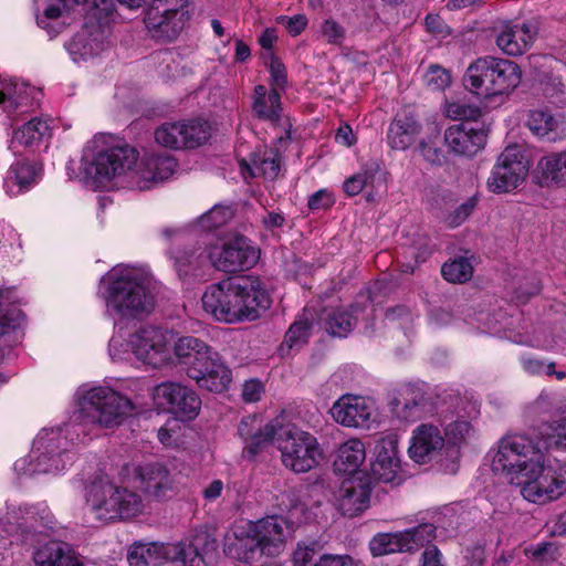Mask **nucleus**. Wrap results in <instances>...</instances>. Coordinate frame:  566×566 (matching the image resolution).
Here are the masks:
<instances>
[{
    "instance_id": "bf43d9fd",
    "label": "nucleus",
    "mask_w": 566,
    "mask_h": 566,
    "mask_svg": "<svg viewBox=\"0 0 566 566\" xmlns=\"http://www.w3.org/2000/svg\"><path fill=\"white\" fill-rule=\"evenodd\" d=\"M400 470V460H389L371 463V478L376 481L390 483L397 478Z\"/></svg>"
},
{
    "instance_id": "4c0bfd02",
    "label": "nucleus",
    "mask_w": 566,
    "mask_h": 566,
    "mask_svg": "<svg viewBox=\"0 0 566 566\" xmlns=\"http://www.w3.org/2000/svg\"><path fill=\"white\" fill-rule=\"evenodd\" d=\"M38 169L28 159H17L8 171L6 185L10 192L19 193L28 190L36 182Z\"/></svg>"
},
{
    "instance_id": "f257e3e1",
    "label": "nucleus",
    "mask_w": 566,
    "mask_h": 566,
    "mask_svg": "<svg viewBox=\"0 0 566 566\" xmlns=\"http://www.w3.org/2000/svg\"><path fill=\"white\" fill-rule=\"evenodd\" d=\"M202 306L217 321H254L271 305V297L260 280L243 276L211 284L202 295Z\"/></svg>"
},
{
    "instance_id": "cd10ccee",
    "label": "nucleus",
    "mask_w": 566,
    "mask_h": 566,
    "mask_svg": "<svg viewBox=\"0 0 566 566\" xmlns=\"http://www.w3.org/2000/svg\"><path fill=\"white\" fill-rule=\"evenodd\" d=\"M370 300L355 302L349 310L333 308L325 314L324 326L327 333L337 337H346L356 326L359 316L369 307Z\"/></svg>"
},
{
    "instance_id": "0e129e2a",
    "label": "nucleus",
    "mask_w": 566,
    "mask_h": 566,
    "mask_svg": "<svg viewBox=\"0 0 566 566\" xmlns=\"http://www.w3.org/2000/svg\"><path fill=\"white\" fill-rule=\"evenodd\" d=\"M398 442L395 437L388 436L377 441L375 447L376 459L374 462H384L389 460H399Z\"/></svg>"
},
{
    "instance_id": "c756f323",
    "label": "nucleus",
    "mask_w": 566,
    "mask_h": 566,
    "mask_svg": "<svg viewBox=\"0 0 566 566\" xmlns=\"http://www.w3.org/2000/svg\"><path fill=\"white\" fill-rule=\"evenodd\" d=\"M486 135L465 125H453L444 133V140L449 148L459 155L473 156L485 145Z\"/></svg>"
},
{
    "instance_id": "f3484780",
    "label": "nucleus",
    "mask_w": 566,
    "mask_h": 566,
    "mask_svg": "<svg viewBox=\"0 0 566 566\" xmlns=\"http://www.w3.org/2000/svg\"><path fill=\"white\" fill-rule=\"evenodd\" d=\"M331 413L334 420L342 426L369 429L373 422L374 407L369 399L347 394L334 402Z\"/></svg>"
},
{
    "instance_id": "473e14b6",
    "label": "nucleus",
    "mask_w": 566,
    "mask_h": 566,
    "mask_svg": "<svg viewBox=\"0 0 566 566\" xmlns=\"http://www.w3.org/2000/svg\"><path fill=\"white\" fill-rule=\"evenodd\" d=\"M33 559L36 566H84L67 544L57 541L39 547L33 554Z\"/></svg>"
},
{
    "instance_id": "680f3d73",
    "label": "nucleus",
    "mask_w": 566,
    "mask_h": 566,
    "mask_svg": "<svg viewBox=\"0 0 566 566\" xmlns=\"http://www.w3.org/2000/svg\"><path fill=\"white\" fill-rule=\"evenodd\" d=\"M150 6L161 9L164 12L181 14V18L189 21L192 17L190 0H153Z\"/></svg>"
},
{
    "instance_id": "13d9d810",
    "label": "nucleus",
    "mask_w": 566,
    "mask_h": 566,
    "mask_svg": "<svg viewBox=\"0 0 566 566\" xmlns=\"http://www.w3.org/2000/svg\"><path fill=\"white\" fill-rule=\"evenodd\" d=\"M522 365L523 368L532 375H555L558 380L564 379L566 376L565 371H557L555 369V363H544L543 360L537 358L523 357Z\"/></svg>"
},
{
    "instance_id": "f8f14e48",
    "label": "nucleus",
    "mask_w": 566,
    "mask_h": 566,
    "mask_svg": "<svg viewBox=\"0 0 566 566\" xmlns=\"http://www.w3.org/2000/svg\"><path fill=\"white\" fill-rule=\"evenodd\" d=\"M70 440L61 429L43 431L33 442V472L56 474L74 460Z\"/></svg>"
},
{
    "instance_id": "9b49d317",
    "label": "nucleus",
    "mask_w": 566,
    "mask_h": 566,
    "mask_svg": "<svg viewBox=\"0 0 566 566\" xmlns=\"http://www.w3.org/2000/svg\"><path fill=\"white\" fill-rule=\"evenodd\" d=\"M207 258L218 271L237 273L254 266L259 261L260 250L249 238L235 234L220 244L209 245Z\"/></svg>"
},
{
    "instance_id": "0eeeda50",
    "label": "nucleus",
    "mask_w": 566,
    "mask_h": 566,
    "mask_svg": "<svg viewBox=\"0 0 566 566\" xmlns=\"http://www.w3.org/2000/svg\"><path fill=\"white\" fill-rule=\"evenodd\" d=\"M544 459L543 451L531 438L524 434H513L500 441L492 468L514 484L527 473H534Z\"/></svg>"
},
{
    "instance_id": "79ce46f5",
    "label": "nucleus",
    "mask_w": 566,
    "mask_h": 566,
    "mask_svg": "<svg viewBox=\"0 0 566 566\" xmlns=\"http://www.w3.org/2000/svg\"><path fill=\"white\" fill-rule=\"evenodd\" d=\"M49 132V124L41 118H32L13 133L9 148L17 154V146H32L39 143Z\"/></svg>"
},
{
    "instance_id": "7c9ffc66",
    "label": "nucleus",
    "mask_w": 566,
    "mask_h": 566,
    "mask_svg": "<svg viewBox=\"0 0 566 566\" xmlns=\"http://www.w3.org/2000/svg\"><path fill=\"white\" fill-rule=\"evenodd\" d=\"M526 125L534 135L547 142L566 138V120L549 112L532 111Z\"/></svg>"
},
{
    "instance_id": "a211bd4d",
    "label": "nucleus",
    "mask_w": 566,
    "mask_h": 566,
    "mask_svg": "<svg viewBox=\"0 0 566 566\" xmlns=\"http://www.w3.org/2000/svg\"><path fill=\"white\" fill-rule=\"evenodd\" d=\"M199 364L188 368L186 375L200 388L212 392H222L228 388L231 382V370L213 349Z\"/></svg>"
},
{
    "instance_id": "4be33fe9",
    "label": "nucleus",
    "mask_w": 566,
    "mask_h": 566,
    "mask_svg": "<svg viewBox=\"0 0 566 566\" xmlns=\"http://www.w3.org/2000/svg\"><path fill=\"white\" fill-rule=\"evenodd\" d=\"M52 523L53 516L43 503L12 507L7 513V524L0 521V537L10 535L14 531V525L36 531L39 526L49 527Z\"/></svg>"
},
{
    "instance_id": "c03bdc74",
    "label": "nucleus",
    "mask_w": 566,
    "mask_h": 566,
    "mask_svg": "<svg viewBox=\"0 0 566 566\" xmlns=\"http://www.w3.org/2000/svg\"><path fill=\"white\" fill-rule=\"evenodd\" d=\"M321 551L316 541L298 542L293 553V566H322L328 554H321Z\"/></svg>"
},
{
    "instance_id": "72a5a7b5",
    "label": "nucleus",
    "mask_w": 566,
    "mask_h": 566,
    "mask_svg": "<svg viewBox=\"0 0 566 566\" xmlns=\"http://www.w3.org/2000/svg\"><path fill=\"white\" fill-rule=\"evenodd\" d=\"M212 348L202 339L195 336H180L172 344V353L187 374L188 368L200 365L206 355H210Z\"/></svg>"
},
{
    "instance_id": "69168bd1",
    "label": "nucleus",
    "mask_w": 566,
    "mask_h": 566,
    "mask_svg": "<svg viewBox=\"0 0 566 566\" xmlns=\"http://www.w3.org/2000/svg\"><path fill=\"white\" fill-rule=\"evenodd\" d=\"M476 202L475 197L468 198L448 217L449 224L453 228L462 224L475 209Z\"/></svg>"
},
{
    "instance_id": "7ed1b4c3",
    "label": "nucleus",
    "mask_w": 566,
    "mask_h": 566,
    "mask_svg": "<svg viewBox=\"0 0 566 566\" xmlns=\"http://www.w3.org/2000/svg\"><path fill=\"white\" fill-rule=\"evenodd\" d=\"M105 281L108 311L122 317L136 318L155 308L156 283L149 273L134 268H114Z\"/></svg>"
},
{
    "instance_id": "58836bf2",
    "label": "nucleus",
    "mask_w": 566,
    "mask_h": 566,
    "mask_svg": "<svg viewBox=\"0 0 566 566\" xmlns=\"http://www.w3.org/2000/svg\"><path fill=\"white\" fill-rule=\"evenodd\" d=\"M32 90L23 82L3 80L0 82V105L7 113L28 105Z\"/></svg>"
},
{
    "instance_id": "6ab92c4d",
    "label": "nucleus",
    "mask_w": 566,
    "mask_h": 566,
    "mask_svg": "<svg viewBox=\"0 0 566 566\" xmlns=\"http://www.w3.org/2000/svg\"><path fill=\"white\" fill-rule=\"evenodd\" d=\"M537 34L538 23L535 20L507 22L496 36V45L507 55H522L531 49Z\"/></svg>"
},
{
    "instance_id": "aec40b11",
    "label": "nucleus",
    "mask_w": 566,
    "mask_h": 566,
    "mask_svg": "<svg viewBox=\"0 0 566 566\" xmlns=\"http://www.w3.org/2000/svg\"><path fill=\"white\" fill-rule=\"evenodd\" d=\"M392 413L401 421L415 422L431 411L426 392L416 385L402 386L390 402Z\"/></svg>"
},
{
    "instance_id": "338daca9",
    "label": "nucleus",
    "mask_w": 566,
    "mask_h": 566,
    "mask_svg": "<svg viewBox=\"0 0 566 566\" xmlns=\"http://www.w3.org/2000/svg\"><path fill=\"white\" fill-rule=\"evenodd\" d=\"M270 73L272 78V88H284L287 83L286 70L283 63L272 56L270 62Z\"/></svg>"
},
{
    "instance_id": "c85d7f7f",
    "label": "nucleus",
    "mask_w": 566,
    "mask_h": 566,
    "mask_svg": "<svg viewBox=\"0 0 566 566\" xmlns=\"http://www.w3.org/2000/svg\"><path fill=\"white\" fill-rule=\"evenodd\" d=\"M139 486L145 494L163 499L174 489V479L168 469L159 463L142 465L137 469Z\"/></svg>"
},
{
    "instance_id": "ddd939ff",
    "label": "nucleus",
    "mask_w": 566,
    "mask_h": 566,
    "mask_svg": "<svg viewBox=\"0 0 566 566\" xmlns=\"http://www.w3.org/2000/svg\"><path fill=\"white\" fill-rule=\"evenodd\" d=\"M155 140L163 147L180 150L202 146L211 136L208 122L201 119H182L165 122L156 128Z\"/></svg>"
},
{
    "instance_id": "412c9836",
    "label": "nucleus",
    "mask_w": 566,
    "mask_h": 566,
    "mask_svg": "<svg viewBox=\"0 0 566 566\" xmlns=\"http://www.w3.org/2000/svg\"><path fill=\"white\" fill-rule=\"evenodd\" d=\"M144 22L151 38L169 43L180 35L189 20L181 18V14L164 12L161 9L149 4Z\"/></svg>"
},
{
    "instance_id": "09e8293b",
    "label": "nucleus",
    "mask_w": 566,
    "mask_h": 566,
    "mask_svg": "<svg viewBox=\"0 0 566 566\" xmlns=\"http://www.w3.org/2000/svg\"><path fill=\"white\" fill-rule=\"evenodd\" d=\"M312 322L308 317H298L285 334L284 344L289 348L305 344L311 335Z\"/></svg>"
},
{
    "instance_id": "6e6552de",
    "label": "nucleus",
    "mask_w": 566,
    "mask_h": 566,
    "mask_svg": "<svg viewBox=\"0 0 566 566\" xmlns=\"http://www.w3.org/2000/svg\"><path fill=\"white\" fill-rule=\"evenodd\" d=\"M276 446L283 465L295 473L311 471L323 458V450L316 437L294 424L280 429Z\"/></svg>"
},
{
    "instance_id": "6e6d98bb",
    "label": "nucleus",
    "mask_w": 566,
    "mask_h": 566,
    "mask_svg": "<svg viewBox=\"0 0 566 566\" xmlns=\"http://www.w3.org/2000/svg\"><path fill=\"white\" fill-rule=\"evenodd\" d=\"M169 253L179 273H188L191 268L201 265L200 255L193 249H171Z\"/></svg>"
},
{
    "instance_id": "3c124183",
    "label": "nucleus",
    "mask_w": 566,
    "mask_h": 566,
    "mask_svg": "<svg viewBox=\"0 0 566 566\" xmlns=\"http://www.w3.org/2000/svg\"><path fill=\"white\" fill-rule=\"evenodd\" d=\"M232 217L229 208L214 206L207 213L199 218V226L207 231H211L224 226Z\"/></svg>"
},
{
    "instance_id": "e433bc0d",
    "label": "nucleus",
    "mask_w": 566,
    "mask_h": 566,
    "mask_svg": "<svg viewBox=\"0 0 566 566\" xmlns=\"http://www.w3.org/2000/svg\"><path fill=\"white\" fill-rule=\"evenodd\" d=\"M365 459L364 443L359 439H349L339 446L334 465L338 472L353 474L357 472Z\"/></svg>"
},
{
    "instance_id": "37998d69",
    "label": "nucleus",
    "mask_w": 566,
    "mask_h": 566,
    "mask_svg": "<svg viewBox=\"0 0 566 566\" xmlns=\"http://www.w3.org/2000/svg\"><path fill=\"white\" fill-rule=\"evenodd\" d=\"M546 180L557 185H566V151L551 153L538 164Z\"/></svg>"
},
{
    "instance_id": "de8ad7c7",
    "label": "nucleus",
    "mask_w": 566,
    "mask_h": 566,
    "mask_svg": "<svg viewBox=\"0 0 566 566\" xmlns=\"http://www.w3.org/2000/svg\"><path fill=\"white\" fill-rule=\"evenodd\" d=\"M277 433L279 432H276L273 424L266 423L258 429L254 434L244 442V450L248 451L251 457H255L263 449L270 446L274 439L276 440L275 436L277 437Z\"/></svg>"
},
{
    "instance_id": "8fccbe9b",
    "label": "nucleus",
    "mask_w": 566,
    "mask_h": 566,
    "mask_svg": "<svg viewBox=\"0 0 566 566\" xmlns=\"http://www.w3.org/2000/svg\"><path fill=\"white\" fill-rule=\"evenodd\" d=\"M407 534L408 543L407 546H410V552L418 549L421 546H424L431 543L436 537V526L431 523H423L413 528L407 530L402 532Z\"/></svg>"
},
{
    "instance_id": "20e7f679",
    "label": "nucleus",
    "mask_w": 566,
    "mask_h": 566,
    "mask_svg": "<svg viewBox=\"0 0 566 566\" xmlns=\"http://www.w3.org/2000/svg\"><path fill=\"white\" fill-rule=\"evenodd\" d=\"M521 78L522 71L515 62L488 55L469 65L463 82L470 92L486 99L510 93Z\"/></svg>"
},
{
    "instance_id": "f704fd0d",
    "label": "nucleus",
    "mask_w": 566,
    "mask_h": 566,
    "mask_svg": "<svg viewBox=\"0 0 566 566\" xmlns=\"http://www.w3.org/2000/svg\"><path fill=\"white\" fill-rule=\"evenodd\" d=\"M420 129L421 125L413 115H397L388 128V144L392 149L405 150L413 143Z\"/></svg>"
},
{
    "instance_id": "bb28decb",
    "label": "nucleus",
    "mask_w": 566,
    "mask_h": 566,
    "mask_svg": "<svg viewBox=\"0 0 566 566\" xmlns=\"http://www.w3.org/2000/svg\"><path fill=\"white\" fill-rule=\"evenodd\" d=\"M109 44V31L97 24L76 34L67 48L74 60H76V56L86 59L98 55Z\"/></svg>"
},
{
    "instance_id": "a18cd8bd",
    "label": "nucleus",
    "mask_w": 566,
    "mask_h": 566,
    "mask_svg": "<svg viewBox=\"0 0 566 566\" xmlns=\"http://www.w3.org/2000/svg\"><path fill=\"white\" fill-rule=\"evenodd\" d=\"M378 171V163L366 164L360 171L344 181V191L350 197L358 195L365 187L373 186Z\"/></svg>"
},
{
    "instance_id": "9d476101",
    "label": "nucleus",
    "mask_w": 566,
    "mask_h": 566,
    "mask_svg": "<svg viewBox=\"0 0 566 566\" xmlns=\"http://www.w3.org/2000/svg\"><path fill=\"white\" fill-rule=\"evenodd\" d=\"M534 471L514 483L525 500L545 504L566 493V463L545 465L544 461Z\"/></svg>"
},
{
    "instance_id": "a878e982",
    "label": "nucleus",
    "mask_w": 566,
    "mask_h": 566,
    "mask_svg": "<svg viewBox=\"0 0 566 566\" xmlns=\"http://www.w3.org/2000/svg\"><path fill=\"white\" fill-rule=\"evenodd\" d=\"M369 484L357 479H346L337 493L338 509L345 516H355L368 507Z\"/></svg>"
},
{
    "instance_id": "5fc2aeb1",
    "label": "nucleus",
    "mask_w": 566,
    "mask_h": 566,
    "mask_svg": "<svg viewBox=\"0 0 566 566\" xmlns=\"http://www.w3.org/2000/svg\"><path fill=\"white\" fill-rule=\"evenodd\" d=\"M474 431L470 422L460 420L447 426L444 429V440L449 443L458 446L465 442L473 436Z\"/></svg>"
},
{
    "instance_id": "393cba45",
    "label": "nucleus",
    "mask_w": 566,
    "mask_h": 566,
    "mask_svg": "<svg viewBox=\"0 0 566 566\" xmlns=\"http://www.w3.org/2000/svg\"><path fill=\"white\" fill-rule=\"evenodd\" d=\"M176 554L169 562L181 563L184 566H203L206 556L216 552L217 542L206 532H197L188 542L171 543Z\"/></svg>"
},
{
    "instance_id": "b1692460",
    "label": "nucleus",
    "mask_w": 566,
    "mask_h": 566,
    "mask_svg": "<svg viewBox=\"0 0 566 566\" xmlns=\"http://www.w3.org/2000/svg\"><path fill=\"white\" fill-rule=\"evenodd\" d=\"M176 167L177 163L170 155H146L138 163L133 178L140 189H146L156 182L168 179Z\"/></svg>"
},
{
    "instance_id": "4d7b16f0",
    "label": "nucleus",
    "mask_w": 566,
    "mask_h": 566,
    "mask_svg": "<svg viewBox=\"0 0 566 566\" xmlns=\"http://www.w3.org/2000/svg\"><path fill=\"white\" fill-rule=\"evenodd\" d=\"M319 33L328 44L340 46L346 39L345 28L333 18L325 19L321 27Z\"/></svg>"
},
{
    "instance_id": "774afa93",
    "label": "nucleus",
    "mask_w": 566,
    "mask_h": 566,
    "mask_svg": "<svg viewBox=\"0 0 566 566\" xmlns=\"http://www.w3.org/2000/svg\"><path fill=\"white\" fill-rule=\"evenodd\" d=\"M421 156L431 165H441L443 160L442 150L429 140H421L419 144Z\"/></svg>"
},
{
    "instance_id": "49530a36",
    "label": "nucleus",
    "mask_w": 566,
    "mask_h": 566,
    "mask_svg": "<svg viewBox=\"0 0 566 566\" xmlns=\"http://www.w3.org/2000/svg\"><path fill=\"white\" fill-rule=\"evenodd\" d=\"M442 276L451 283H464L473 275V266L469 259L459 256L446 262L441 269Z\"/></svg>"
},
{
    "instance_id": "423d86ee",
    "label": "nucleus",
    "mask_w": 566,
    "mask_h": 566,
    "mask_svg": "<svg viewBox=\"0 0 566 566\" xmlns=\"http://www.w3.org/2000/svg\"><path fill=\"white\" fill-rule=\"evenodd\" d=\"M137 151L128 146L111 147L94 153L85 148L81 160V172L76 175L85 185L101 188L119 177L137 164Z\"/></svg>"
},
{
    "instance_id": "1a4fd4ad",
    "label": "nucleus",
    "mask_w": 566,
    "mask_h": 566,
    "mask_svg": "<svg viewBox=\"0 0 566 566\" xmlns=\"http://www.w3.org/2000/svg\"><path fill=\"white\" fill-rule=\"evenodd\" d=\"M78 406L85 421L104 428L119 424L133 409L129 399L104 386L87 390Z\"/></svg>"
},
{
    "instance_id": "f03ea898",
    "label": "nucleus",
    "mask_w": 566,
    "mask_h": 566,
    "mask_svg": "<svg viewBox=\"0 0 566 566\" xmlns=\"http://www.w3.org/2000/svg\"><path fill=\"white\" fill-rule=\"evenodd\" d=\"M285 522L269 516L233 526L223 538V552L230 558L253 565L262 557L273 558L284 548Z\"/></svg>"
},
{
    "instance_id": "2eb2a0df",
    "label": "nucleus",
    "mask_w": 566,
    "mask_h": 566,
    "mask_svg": "<svg viewBox=\"0 0 566 566\" xmlns=\"http://www.w3.org/2000/svg\"><path fill=\"white\" fill-rule=\"evenodd\" d=\"M169 340L166 331L149 325L133 334L128 344L138 360L158 368L169 360Z\"/></svg>"
},
{
    "instance_id": "864d4df0",
    "label": "nucleus",
    "mask_w": 566,
    "mask_h": 566,
    "mask_svg": "<svg viewBox=\"0 0 566 566\" xmlns=\"http://www.w3.org/2000/svg\"><path fill=\"white\" fill-rule=\"evenodd\" d=\"M527 557L539 563H551L557 560L559 557V549L555 543L546 542L531 545L525 548Z\"/></svg>"
},
{
    "instance_id": "4468645a",
    "label": "nucleus",
    "mask_w": 566,
    "mask_h": 566,
    "mask_svg": "<svg viewBox=\"0 0 566 566\" xmlns=\"http://www.w3.org/2000/svg\"><path fill=\"white\" fill-rule=\"evenodd\" d=\"M528 160L518 146L506 147L499 156L488 188L494 193H504L517 188L528 175Z\"/></svg>"
},
{
    "instance_id": "2f4dec72",
    "label": "nucleus",
    "mask_w": 566,
    "mask_h": 566,
    "mask_svg": "<svg viewBox=\"0 0 566 566\" xmlns=\"http://www.w3.org/2000/svg\"><path fill=\"white\" fill-rule=\"evenodd\" d=\"M176 554L175 547L159 543H135L128 551L129 566H160Z\"/></svg>"
},
{
    "instance_id": "ea45409f",
    "label": "nucleus",
    "mask_w": 566,
    "mask_h": 566,
    "mask_svg": "<svg viewBox=\"0 0 566 566\" xmlns=\"http://www.w3.org/2000/svg\"><path fill=\"white\" fill-rule=\"evenodd\" d=\"M408 538L402 532L378 533L370 539L369 551L375 557L410 552V546H407Z\"/></svg>"
},
{
    "instance_id": "dca6fc26",
    "label": "nucleus",
    "mask_w": 566,
    "mask_h": 566,
    "mask_svg": "<svg viewBox=\"0 0 566 566\" xmlns=\"http://www.w3.org/2000/svg\"><path fill=\"white\" fill-rule=\"evenodd\" d=\"M155 399L165 405L168 411L180 420L195 419L201 408V399L198 394L179 382H161L154 391Z\"/></svg>"
},
{
    "instance_id": "a19ab883",
    "label": "nucleus",
    "mask_w": 566,
    "mask_h": 566,
    "mask_svg": "<svg viewBox=\"0 0 566 566\" xmlns=\"http://www.w3.org/2000/svg\"><path fill=\"white\" fill-rule=\"evenodd\" d=\"M87 0H54L45 9L42 15L38 17V24L48 31L49 34L60 33L63 23L59 21L73 6L85 3Z\"/></svg>"
},
{
    "instance_id": "c9c22d12",
    "label": "nucleus",
    "mask_w": 566,
    "mask_h": 566,
    "mask_svg": "<svg viewBox=\"0 0 566 566\" xmlns=\"http://www.w3.org/2000/svg\"><path fill=\"white\" fill-rule=\"evenodd\" d=\"M281 96L275 88L256 85L252 95L253 115L262 120L275 123L281 116Z\"/></svg>"
},
{
    "instance_id": "39448f33",
    "label": "nucleus",
    "mask_w": 566,
    "mask_h": 566,
    "mask_svg": "<svg viewBox=\"0 0 566 566\" xmlns=\"http://www.w3.org/2000/svg\"><path fill=\"white\" fill-rule=\"evenodd\" d=\"M85 501L94 517L103 523L134 517L144 506L136 492L101 479L86 485Z\"/></svg>"
},
{
    "instance_id": "603ef678",
    "label": "nucleus",
    "mask_w": 566,
    "mask_h": 566,
    "mask_svg": "<svg viewBox=\"0 0 566 566\" xmlns=\"http://www.w3.org/2000/svg\"><path fill=\"white\" fill-rule=\"evenodd\" d=\"M446 114L453 120H476L481 116V109L475 105L455 101L447 104Z\"/></svg>"
},
{
    "instance_id": "5701e85b",
    "label": "nucleus",
    "mask_w": 566,
    "mask_h": 566,
    "mask_svg": "<svg viewBox=\"0 0 566 566\" xmlns=\"http://www.w3.org/2000/svg\"><path fill=\"white\" fill-rule=\"evenodd\" d=\"M444 446V436L440 428L432 423H421L412 432L409 447L410 458L419 463L430 462Z\"/></svg>"
},
{
    "instance_id": "e2e57ef3",
    "label": "nucleus",
    "mask_w": 566,
    "mask_h": 566,
    "mask_svg": "<svg viewBox=\"0 0 566 566\" xmlns=\"http://www.w3.org/2000/svg\"><path fill=\"white\" fill-rule=\"evenodd\" d=\"M424 82L431 90L441 91L449 86L451 76L446 69L431 65L424 74Z\"/></svg>"
},
{
    "instance_id": "052dcab7",
    "label": "nucleus",
    "mask_w": 566,
    "mask_h": 566,
    "mask_svg": "<svg viewBox=\"0 0 566 566\" xmlns=\"http://www.w3.org/2000/svg\"><path fill=\"white\" fill-rule=\"evenodd\" d=\"M545 434L548 447L566 450V417L548 423Z\"/></svg>"
}]
</instances>
